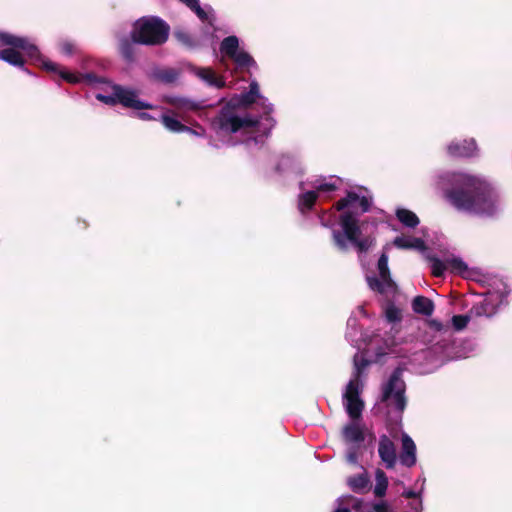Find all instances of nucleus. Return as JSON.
Segmentation results:
<instances>
[{
	"label": "nucleus",
	"instance_id": "obj_22",
	"mask_svg": "<svg viewBox=\"0 0 512 512\" xmlns=\"http://www.w3.org/2000/svg\"><path fill=\"white\" fill-rule=\"evenodd\" d=\"M467 145L460 147L457 143H452L448 147V152L452 156H471L476 150V144L474 140L465 142Z\"/></svg>",
	"mask_w": 512,
	"mask_h": 512
},
{
	"label": "nucleus",
	"instance_id": "obj_17",
	"mask_svg": "<svg viewBox=\"0 0 512 512\" xmlns=\"http://www.w3.org/2000/svg\"><path fill=\"white\" fill-rule=\"evenodd\" d=\"M339 179L335 177L317 178L312 182V188L319 194H325L337 189Z\"/></svg>",
	"mask_w": 512,
	"mask_h": 512
},
{
	"label": "nucleus",
	"instance_id": "obj_34",
	"mask_svg": "<svg viewBox=\"0 0 512 512\" xmlns=\"http://www.w3.org/2000/svg\"><path fill=\"white\" fill-rule=\"evenodd\" d=\"M373 509L375 512H390V508L385 502L375 504Z\"/></svg>",
	"mask_w": 512,
	"mask_h": 512
},
{
	"label": "nucleus",
	"instance_id": "obj_12",
	"mask_svg": "<svg viewBox=\"0 0 512 512\" xmlns=\"http://www.w3.org/2000/svg\"><path fill=\"white\" fill-rule=\"evenodd\" d=\"M260 97L259 85L256 81H252L250 84V91L248 93L233 97L230 100L229 105L233 108L247 107Z\"/></svg>",
	"mask_w": 512,
	"mask_h": 512
},
{
	"label": "nucleus",
	"instance_id": "obj_19",
	"mask_svg": "<svg viewBox=\"0 0 512 512\" xmlns=\"http://www.w3.org/2000/svg\"><path fill=\"white\" fill-rule=\"evenodd\" d=\"M162 123L165 126L166 129H168L171 132H189L196 135H201V133H198L191 128L185 126L182 124L179 120H177L174 117H171L169 115H162Z\"/></svg>",
	"mask_w": 512,
	"mask_h": 512
},
{
	"label": "nucleus",
	"instance_id": "obj_36",
	"mask_svg": "<svg viewBox=\"0 0 512 512\" xmlns=\"http://www.w3.org/2000/svg\"><path fill=\"white\" fill-rule=\"evenodd\" d=\"M62 49H63V52H65V53L69 54V53H71V52H72V50H73V46H72V44H68V43H67V44H64V45H63Z\"/></svg>",
	"mask_w": 512,
	"mask_h": 512
},
{
	"label": "nucleus",
	"instance_id": "obj_23",
	"mask_svg": "<svg viewBox=\"0 0 512 512\" xmlns=\"http://www.w3.org/2000/svg\"><path fill=\"white\" fill-rule=\"evenodd\" d=\"M396 216L398 220L406 227L413 228L419 224V218L417 217V215L408 209H397Z\"/></svg>",
	"mask_w": 512,
	"mask_h": 512
},
{
	"label": "nucleus",
	"instance_id": "obj_25",
	"mask_svg": "<svg viewBox=\"0 0 512 512\" xmlns=\"http://www.w3.org/2000/svg\"><path fill=\"white\" fill-rule=\"evenodd\" d=\"M167 101L180 112H187L197 109V105L193 101L186 98L170 97L167 98Z\"/></svg>",
	"mask_w": 512,
	"mask_h": 512
},
{
	"label": "nucleus",
	"instance_id": "obj_10",
	"mask_svg": "<svg viewBox=\"0 0 512 512\" xmlns=\"http://www.w3.org/2000/svg\"><path fill=\"white\" fill-rule=\"evenodd\" d=\"M378 453L387 468H393L396 464V449L394 443L386 436L380 437Z\"/></svg>",
	"mask_w": 512,
	"mask_h": 512
},
{
	"label": "nucleus",
	"instance_id": "obj_30",
	"mask_svg": "<svg viewBox=\"0 0 512 512\" xmlns=\"http://www.w3.org/2000/svg\"><path fill=\"white\" fill-rule=\"evenodd\" d=\"M188 6L201 20H208V13L199 5L198 0H180Z\"/></svg>",
	"mask_w": 512,
	"mask_h": 512
},
{
	"label": "nucleus",
	"instance_id": "obj_35",
	"mask_svg": "<svg viewBox=\"0 0 512 512\" xmlns=\"http://www.w3.org/2000/svg\"><path fill=\"white\" fill-rule=\"evenodd\" d=\"M347 460L348 462L355 464L357 462V456L354 452H349L347 454Z\"/></svg>",
	"mask_w": 512,
	"mask_h": 512
},
{
	"label": "nucleus",
	"instance_id": "obj_13",
	"mask_svg": "<svg viewBox=\"0 0 512 512\" xmlns=\"http://www.w3.org/2000/svg\"><path fill=\"white\" fill-rule=\"evenodd\" d=\"M400 461L407 467H412L416 463V445L414 441L407 435H402V451Z\"/></svg>",
	"mask_w": 512,
	"mask_h": 512
},
{
	"label": "nucleus",
	"instance_id": "obj_26",
	"mask_svg": "<svg viewBox=\"0 0 512 512\" xmlns=\"http://www.w3.org/2000/svg\"><path fill=\"white\" fill-rule=\"evenodd\" d=\"M447 269L461 276H468V267L462 259L457 257L446 258Z\"/></svg>",
	"mask_w": 512,
	"mask_h": 512
},
{
	"label": "nucleus",
	"instance_id": "obj_9",
	"mask_svg": "<svg viewBox=\"0 0 512 512\" xmlns=\"http://www.w3.org/2000/svg\"><path fill=\"white\" fill-rule=\"evenodd\" d=\"M378 270L380 279H376L373 277H367V282L369 287L372 290L378 291L380 293H385L389 288L394 286L393 281L390 278L389 269H388V257L383 254L378 261Z\"/></svg>",
	"mask_w": 512,
	"mask_h": 512
},
{
	"label": "nucleus",
	"instance_id": "obj_39",
	"mask_svg": "<svg viewBox=\"0 0 512 512\" xmlns=\"http://www.w3.org/2000/svg\"><path fill=\"white\" fill-rule=\"evenodd\" d=\"M445 177H440L438 182H437V186L441 189H444V181H445Z\"/></svg>",
	"mask_w": 512,
	"mask_h": 512
},
{
	"label": "nucleus",
	"instance_id": "obj_41",
	"mask_svg": "<svg viewBox=\"0 0 512 512\" xmlns=\"http://www.w3.org/2000/svg\"><path fill=\"white\" fill-rule=\"evenodd\" d=\"M176 36H177V38H178L180 41H182V42H184V41H185V35H184L183 33L178 32V33H176Z\"/></svg>",
	"mask_w": 512,
	"mask_h": 512
},
{
	"label": "nucleus",
	"instance_id": "obj_8",
	"mask_svg": "<svg viewBox=\"0 0 512 512\" xmlns=\"http://www.w3.org/2000/svg\"><path fill=\"white\" fill-rule=\"evenodd\" d=\"M257 121L250 117H237L222 113L215 122V125L221 132L233 133L241 129H248L256 125Z\"/></svg>",
	"mask_w": 512,
	"mask_h": 512
},
{
	"label": "nucleus",
	"instance_id": "obj_38",
	"mask_svg": "<svg viewBox=\"0 0 512 512\" xmlns=\"http://www.w3.org/2000/svg\"><path fill=\"white\" fill-rule=\"evenodd\" d=\"M404 496L407 498H415L417 497V494L414 491L409 490L404 492Z\"/></svg>",
	"mask_w": 512,
	"mask_h": 512
},
{
	"label": "nucleus",
	"instance_id": "obj_28",
	"mask_svg": "<svg viewBox=\"0 0 512 512\" xmlns=\"http://www.w3.org/2000/svg\"><path fill=\"white\" fill-rule=\"evenodd\" d=\"M375 480L376 484L374 488V493L377 496H383L388 486V480L385 473L382 470L378 469L375 474Z\"/></svg>",
	"mask_w": 512,
	"mask_h": 512
},
{
	"label": "nucleus",
	"instance_id": "obj_24",
	"mask_svg": "<svg viewBox=\"0 0 512 512\" xmlns=\"http://www.w3.org/2000/svg\"><path fill=\"white\" fill-rule=\"evenodd\" d=\"M383 315L385 320L392 325L397 324L402 320V310L392 303H387L383 307Z\"/></svg>",
	"mask_w": 512,
	"mask_h": 512
},
{
	"label": "nucleus",
	"instance_id": "obj_5",
	"mask_svg": "<svg viewBox=\"0 0 512 512\" xmlns=\"http://www.w3.org/2000/svg\"><path fill=\"white\" fill-rule=\"evenodd\" d=\"M169 27L155 17L141 18L134 24L132 39L141 44L158 45L167 40Z\"/></svg>",
	"mask_w": 512,
	"mask_h": 512
},
{
	"label": "nucleus",
	"instance_id": "obj_15",
	"mask_svg": "<svg viewBox=\"0 0 512 512\" xmlns=\"http://www.w3.org/2000/svg\"><path fill=\"white\" fill-rule=\"evenodd\" d=\"M362 501L353 496H343L337 500V506L333 512H351V509L355 512L361 510Z\"/></svg>",
	"mask_w": 512,
	"mask_h": 512
},
{
	"label": "nucleus",
	"instance_id": "obj_3",
	"mask_svg": "<svg viewBox=\"0 0 512 512\" xmlns=\"http://www.w3.org/2000/svg\"><path fill=\"white\" fill-rule=\"evenodd\" d=\"M455 181L461 183L465 189L454 190L447 194L449 201L459 210L490 213L492 211L493 202L484 194L478 193V181L470 176L458 175Z\"/></svg>",
	"mask_w": 512,
	"mask_h": 512
},
{
	"label": "nucleus",
	"instance_id": "obj_31",
	"mask_svg": "<svg viewBox=\"0 0 512 512\" xmlns=\"http://www.w3.org/2000/svg\"><path fill=\"white\" fill-rule=\"evenodd\" d=\"M498 298V296H495L493 294H489L483 301L482 305V314H485L486 316H491L495 313L496 306L494 305L495 300ZM481 314V312H479Z\"/></svg>",
	"mask_w": 512,
	"mask_h": 512
},
{
	"label": "nucleus",
	"instance_id": "obj_33",
	"mask_svg": "<svg viewBox=\"0 0 512 512\" xmlns=\"http://www.w3.org/2000/svg\"><path fill=\"white\" fill-rule=\"evenodd\" d=\"M469 318L467 316L456 315L452 318L453 326L456 330H461L468 324Z\"/></svg>",
	"mask_w": 512,
	"mask_h": 512
},
{
	"label": "nucleus",
	"instance_id": "obj_6",
	"mask_svg": "<svg viewBox=\"0 0 512 512\" xmlns=\"http://www.w3.org/2000/svg\"><path fill=\"white\" fill-rule=\"evenodd\" d=\"M361 390L362 383L359 380V376L356 375L349 381L344 393L346 411L353 420L360 417L364 407V403L359 397Z\"/></svg>",
	"mask_w": 512,
	"mask_h": 512
},
{
	"label": "nucleus",
	"instance_id": "obj_20",
	"mask_svg": "<svg viewBox=\"0 0 512 512\" xmlns=\"http://www.w3.org/2000/svg\"><path fill=\"white\" fill-rule=\"evenodd\" d=\"M412 307L416 313H420L426 316L431 315L434 310L433 302L424 296L415 297L412 302Z\"/></svg>",
	"mask_w": 512,
	"mask_h": 512
},
{
	"label": "nucleus",
	"instance_id": "obj_1",
	"mask_svg": "<svg viewBox=\"0 0 512 512\" xmlns=\"http://www.w3.org/2000/svg\"><path fill=\"white\" fill-rule=\"evenodd\" d=\"M369 206L370 200L367 197L360 196L353 192L348 193L346 198L337 203V210H346L340 217L343 233L337 231L333 232L335 244L340 249H346L348 242L355 245L361 252L368 250L372 246L373 239L370 237L362 240L359 239L361 231L355 216L358 212H366Z\"/></svg>",
	"mask_w": 512,
	"mask_h": 512
},
{
	"label": "nucleus",
	"instance_id": "obj_21",
	"mask_svg": "<svg viewBox=\"0 0 512 512\" xmlns=\"http://www.w3.org/2000/svg\"><path fill=\"white\" fill-rule=\"evenodd\" d=\"M220 49L223 55L232 59L241 50L238 38L236 36L226 37L222 41Z\"/></svg>",
	"mask_w": 512,
	"mask_h": 512
},
{
	"label": "nucleus",
	"instance_id": "obj_32",
	"mask_svg": "<svg viewBox=\"0 0 512 512\" xmlns=\"http://www.w3.org/2000/svg\"><path fill=\"white\" fill-rule=\"evenodd\" d=\"M430 261H431L432 274L436 277H441L444 274V272L447 270L446 260L441 261L438 258L431 257Z\"/></svg>",
	"mask_w": 512,
	"mask_h": 512
},
{
	"label": "nucleus",
	"instance_id": "obj_27",
	"mask_svg": "<svg viewBox=\"0 0 512 512\" xmlns=\"http://www.w3.org/2000/svg\"><path fill=\"white\" fill-rule=\"evenodd\" d=\"M318 197V194L315 192V190H309L306 192H303L299 197V208L301 211L309 210L316 198Z\"/></svg>",
	"mask_w": 512,
	"mask_h": 512
},
{
	"label": "nucleus",
	"instance_id": "obj_2",
	"mask_svg": "<svg viewBox=\"0 0 512 512\" xmlns=\"http://www.w3.org/2000/svg\"><path fill=\"white\" fill-rule=\"evenodd\" d=\"M4 45H8L10 47L3 49L0 52V59L8 62L11 65L22 66L25 61L24 57H28L47 71L58 72L64 80L70 83H77L80 81V78L77 75L60 69L57 64L44 59L40 55L37 47L29 43L24 38L16 37L10 34H1L0 47Z\"/></svg>",
	"mask_w": 512,
	"mask_h": 512
},
{
	"label": "nucleus",
	"instance_id": "obj_40",
	"mask_svg": "<svg viewBox=\"0 0 512 512\" xmlns=\"http://www.w3.org/2000/svg\"><path fill=\"white\" fill-rule=\"evenodd\" d=\"M413 510H414V512H420V510H421V502L420 501H418L414 504Z\"/></svg>",
	"mask_w": 512,
	"mask_h": 512
},
{
	"label": "nucleus",
	"instance_id": "obj_16",
	"mask_svg": "<svg viewBox=\"0 0 512 512\" xmlns=\"http://www.w3.org/2000/svg\"><path fill=\"white\" fill-rule=\"evenodd\" d=\"M394 245L403 249H415L423 251L426 249L425 243L422 239L412 236H399L394 239Z\"/></svg>",
	"mask_w": 512,
	"mask_h": 512
},
{
	"label": "nucleus",
	"instance_id": "obj_4",
	"mask_svg": "<svg viewBox=\"0 0 512 512\" xmlns=\"http://www.w3.org/2000/svg\"><path fill=\"white\" fill-rule=\"evenodd\" d=\"M84 80L89 84H103V92L96 94V98L106 104L121 103L123 106L136 110L150 109L152 106L141 101L138 95L129 89H124L117 85H112L105 81H100L92 75H86Z\"/></svg>",
	"mask_w": 512,
	"mask_h": 512
},
{
	"label": "nucleus",
	"instance_id": "obj_29",
	"mask_svg": "<svg viewBox=\"0 0 512 512\" xmlns=\"http://www.w3.org/2000/svg\"><path fill=\"white\" fill-rule=\"evenodd\" d=\"M232 60L237 64V66L242 68H251L255 66V61L253 58L244 50H240Z\"/></svg>",
	"mask_w": 512,
	"mask_h": 512
},
{
	"label": "nucleus",
	"instance_id": "obj_7",
	"mask_svg": "<svg viewBox=\"0 0 512 512\" xmlns=\"http://www.w3.org/2000/svg\"><path fill=\"white\" fill-rule=\"evenodd\" d=\"M405 384L399 371H395L384 389L383 397L389 406H394L400 412L405 408Z\"/></svg>",
	"mask_w": 512,
	"mask_h": 512
},
{
	"label": "nucleus",
	"instance_id": "obj_37",
	"mask_svg": "<svg viewBox=\"0 0 512 512\" xmlns=\"http://www.w3.org/2000/svg\"><path fill=\"white\" fill-rule=\"evenodd\" d=\"M139 117L143 120H150L152 117L147 112H140Z\"/></svg>",
	"mask_w": 512,
	"mask_h": 512
},
{
	"label": "nucleus",
	"instance_id": "obj_11",
	"mask_svg": "<svg viewBox=\"0 0 512 512\" xmlns=\"http://www.w3.org/2000/svg\"><path fill=\"white\" fill-rule=\"evenodd\" d=\"M343 438L347 444H360L365 439L364 426L360 422H352L343 428Z\"/></svg>",
	"mask_w": 512,
	"mask_h": 512
},
{
	"label": "nucleus",
	"instance_id": "obj_18",
	"mask_svg": "<svg viewBox=\"0 0 512 512\" xmlns=\"http://www.w3.org/2000/svg\"><path fill=\"white\" fill-rule=\"evenodd\" d=\"M347 483L354 492L362 493L369 488V476L366 471H362L356 476L349 477Z\"/></svg>",
	"mask_w": 512,
	"mask_h": 512
},
{
	"label": "nucleus",
	"instance_id": "obj_14",
	"mask_svg": "<svg viewBox=\"0 0 512 512\" xmlns=\"http://www.w3.org/2000/svg\"><path fill=\"white\" fill-rule=\"evenodd\" d=\"M195 74L210 86L218 89L225 86L224 79L218 76L211 68H197Z\"/></svg>",
	"mask_w": 512,
	"mask_h": 512
}]
</instances>
